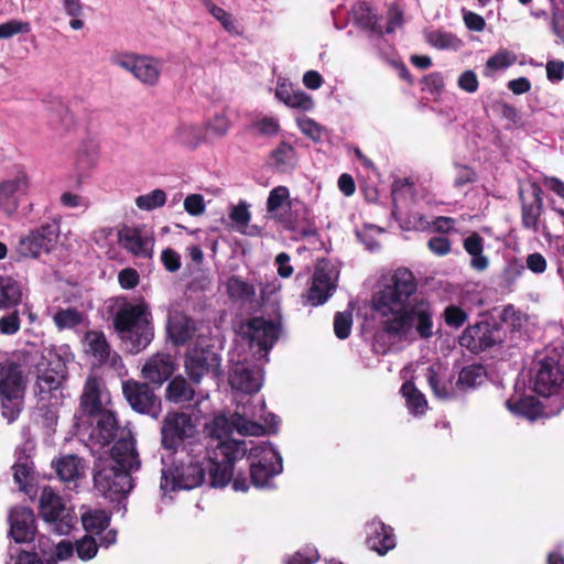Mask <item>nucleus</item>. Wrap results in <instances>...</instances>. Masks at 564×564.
I'll list each match as a JSON object with an SVG mask.
<instances>
[{"label": "nucleus", "instance_id": "48", "mask_svg": "<svg viewBox=\"0 0 564 564\" xmlns=\"http://www.w3.org/2000/svg\"><path fill=\"white\" fill-rule=\"evenodd\" d=\"M484 369L479 366H468L458 376L457 386L460 389L474 388L481 383Z\"/></svg>", "mask_w": 564, "mask_h": 564}, {"label": "nucleus", "instance_id": "61", "mask_svg": "<svg viewBox=\"0 0 564 564\" xmlns=\"http://www.w3.org/2000/svg\"><path fill=\"white\" fill-rule=\"evenodd\" d=\"M32 467L28 462L18 463L13 466V478L20 489H25L31 478Z\"/></svg>", "mask_w": 564, "mask_h": 564}, {"label": "nucleus", "instance_id": "38", "mask_svg": "<svg viewBox=\"0 0 564 564\" xmlns=\"http://www.w3.org/2000/svg\"><path fill=\"white\" fill-rule=\"evenodd\" d=\"M22 300L21 286L13 279L0 276V308L18 305Z\"/></svg>", "mask_w": 564, "mask_h": 564}, {"label": "nucleus", "instance_id": "46", "mask_svg": "<svg viewBox=\"0 0 564 564\" xmlns=\"http://www.w3.org/2000/svg\"><path fill=\"white\" fill-rule=\"evenodd\" d=\"M355 12L358 22L364 28H367L375 33L382 34V28L380 25L379 18L369 6L366 3H360L356 8Z\"/></svg>", "mask_w": 564, "mask_h": 564}, {"label": "nucleus", "instance_id": "27", "mask_svg": "<svg viewBox=\"0 0 564 564\" xmlns=\"http://www.w3.org/2000/svg\"><path fill=\"white\" fill-rule=\"evenodd\" d=\"M172 138L175 143L188 150H196L207 140L203 123L187 121L174 129Z\"/></svg>", "mask_w": 564, "mask_h": 564}, {"label": "nucleus", "instance_id": "60", "mask_svg": "<svg viewBox=\"0 0 564 564\" xmlns=\"http://www.w3.org/2000/svg\"><path fill=\"white\" fill-rule=\"evenodd\" d=\"M444 319L448 326L459 327L467 319V314L457 306H447L444 311Z\"/></svg>", "mask_w": 564, "mask_h": 564}, {"label": "nucleus", "instance_id": "63", "mask_svg": "<svg viewBox=\"0 0 564 564\" xmlns=\"http://www.w3.org/2000/svg\"><path fill=\"white\" fill-rule=\"evenodd\" d=\"M478 85L477 75L473 70H465L458 77V86L467 93H475L478 89Z\"/></svg>", "mask_w": 564, "mask_h": 564}, {"label": "nucleus", "instance_id": "4", "mask_svg": "<svg viewBox=\"0 0 564 564\" xmlns=\"http://www.w3.org/2000/svg\"><path fill=\"white\" fill-rule=\"evenodd\" d=\"M113 325L120 339L130 346L132 354L143 350L154 337L152 314L149 305L142 300L120 305Z\"/></svg>", "mask_w": 564, "mask_h": 564}, {"label": "nucleus", "instance_id": "35", "mask_svg": "<svg viewBox=\"0 0 564 564\" xmlns=\"http://www.w3.org/2000/svg\"><path fill=\"white\" fill-rule=\"evenodd\" d=\"M86 352L94 356L98 362H104L110 355V347L100 332H88L84 337Z\"/></svg>", "mask_w": 564, "mask_h": 564}, {"label": "nucleus", "instance_id": "24", "mask_svg": "<svg viewBox=\"0 0 564 564\" xmlns=\"http://www.w3.org/2000/svg\"><path fill=\"white\" fill-rule=\"evenodd\" d=\"M367 545L379 555L387 554L395 547L393 529L373 519L367 524Z\"/></svg>", "mask_w": 564, "mask_h": 564}, {"label": "nucleus", "instance_id": "15", "mask_svg": "<svg viewBox=\"0 0 564 564\" xmlns=\"http://www.w3.org/2000/svg\"><path fill=\"white\" fill-rule=\"evenodd\" d=\"M219 368L220 358L212 349L193 348L186 356L185 370L194 382L198 383L206 375L218 377Z\"/></svg>", "mask_w": 564, "mask_h": 564}, {"label": "nucleus", "instance_id": "44", "mask_svg": "<svg viewBox=\"0 0 564 564\" xmlns=\"http://www.w3.org/2000/svg\"><path fill=\"white\" fill-rule=\"evenodd\" d=\"M110 517L106 511L93 510L82 516V522L86 531L100 532L108 527Z\"/></svg>", "mask_w": 564, "mask_h": 564}, {"label": "nucleus", "instance_id": "59", "mask_svg": "<svg viewBox=\"0 0 564 564\" xmlns=\"http://www.w3.org/2000/svg\"><path fill=\"white\" fill-rule=\"evenodd\" d=\"M20 317L17 311L0 318V333L13 335L20 329Z\"/></svg>", "mask_w": 564, "mask_h": 564}, {"label": "nucleus", "instance_id": "10", "mask_svg": "<svg viewBox=\"0 0 564 564\" xmlns=\"http://www.w3.org/2000/svg\"><path fill=\"white\" fill-rule=\"evenodd\" d=\"M338 271L328 261L321 260L315 267L312 284L306 294L303 295L305 304L318 306L324 304L336 290Z\"/></svg>", "mask_w": 564, "mask_h": 564}, {"label": "nucleus", "instance_id": "50", "mask_svg": "<svg viewBox=\"0 0 564 564\" xmlns=\"http://www.w3.org/2000/svg\"><path fill=\"white\" fill-rule=\"evenodd\" d=\"M31 31V24L22 20H9L0 24V39H10L17 34H26Z\"/></svg>", "mask_w": 564, "mask_h": 564}, {"label": "nucleus", "instance_id": "45", "mask_svg": "<svg viewBox=\"0 0 564 564\" xmlns=\"http://www.w3.org/2000/svg\"><path fill=\"white\" fill-rule=\"evenodd\" d=\"M228 216L234 228L243 234L251 219L248 204L246 202H240L237 205L231 206Z\"/></svg>", "mask_w": 564, "mask_h": 564}, {"label": "nucleus", "instance_id": "34", "mask_svg": "<svg viewBox=\"0 0 564 564\" xmlns=\"http://www.w3.org/2000/svg\"><path fill=\"white\" fill-rule=\"evenodd\" d=\"M506 404L510 412L530 421H534L542 415L541 404L533 397H525L517 401L508 400Z\"/></svg>", "mask_w": 564, "mask_h": 564}, {"label": "nucleus", "instance_id": "18", "mask_svg": "<svg viewBox=\"0 0 564 564\" xmlns=\"http://www.w3.org/2000/svg\"><path fill=\"white\" fill-rule=\"evenodd\" d=\"M56 237L55 226L44 225L22 238L19 242L18 251L23 257L37 258L52 250Z\"/></svg>", "mask_w": 564, "mask_h": 564}, {"label": "nucleus", "instance_id": "6", "mask_svg": "<svg viewBox=\"0 0 564 564\" xmlns=\"http://www.w3.org/2000/svg\"><path fill=\"white\" fill-rule=\"evenodd\" d=\"M110 62L115 66L130 73L138 82L145 86L152 87L159 83L162 63L151 55L117 52L111 55Z\"/></svg>", "mask_w": 564, "mask_h": 564}, {"label": "nucleus", "instance_id": "21", "mask_svg": "<svg viewBox=\"0 0 564 564\" xmlns=\"http://www.w3.org/2000/svg\"><path fill=\"white\" fill-rule=\"evenodd\" d=\"M263 381V373L259 367H249L237 364L229 375V383L232 389L242 393H254L260 390Z\"/></svg>", "mask_w": 564, "mask_h": 564}, {"label": "nucleus", "instance_id": "39", "mask_svg": "<svg viewBox=\"0 0 564 564\" xmlns=\"http://www.w3.org/2000/svg\"><path fill=\"white\" fill-rule=\"evenodd\" d=\"M194 398V390L182 377H175L166 388V399L174 403H183Z\"/></svg>", "mask_w": 564, "mask_h": 564}, {"label": "nucleus", "instance_id": "51", "mask_svg": "<svg viewBox=\"0 0 564 564\" xmlns=\"http://www.w3.org/2000/svg\"><path fill=\"white\" fill-rule=\"evenodd\" d=\"M517 61V55L508 50H499L495 55L488 58L486 63V68L490 70H497L501 68H507L508 66L514 64Z\"/></svg>", "mask_w": 564, "mask_h": 564}, {"label": "nucleus", "instance_id": "13", "mask_svg": "<svg viewBox=\"0 0 564 564\" xmlns=\"http://www.w3.org/2000/svg\"><path fill=\"white\" fill-rule=\"evenodd\" d=\"M30 186V177L24 172L0 182V212L9 217L13 216L22 197L28 195Z\"/></svg>", "mask_w": 564, "mask_h": 564}, {"label": "nucleus", "instance_id": "29", "mask_svg": "<svg viewBox=\"0 0 564 564\" xmlns=\"http://www.w3.org/2000/svg\"><path fill=\"white\" fill-rule=\"evenodd\" d=\"M52 464L63 481H75L83 477L86 470L84 462L76 455L61 456Z\"/></svg>", "mask_w": 564, "mask_h": 564}, {"label": "nucleus", "instance_id": "37", "mask_svg": "<svg viewBox=\"0 0 564 564\" xmlns=\"http://www.w3.org/2000/svg\"><path fill=\"white\" fill-rule=\"evenodd\" d=\"M218 455L212 457V453L208 452L207 464L209 468L210 484L213 487H225L232 476V466L228 463L217 462Z\"/></svg>", "mask_w": 564, "mask_h": 564}, {"label": "nucleus", "instance_id": "32", "mask_svg": "<svg viewBox=\"0 0 564 564\" xmlns=\"http://www.w3.org/2000/svg\"><path fill=\"white\" fill-rule=\"evenodd\" d=\"M464 249L470 256V265L477 271H485L489 265V259L484 254V239L477 232H473L464 239Z\"/></svg>", "mask_w": 564, "mask_h": 564}, {"label": "nucleus", "instance_id": "40", "mask_svg": "<svg viewBox=\"0 0 564 564\" xmlns=\"http://www.w3.org/2000/svg\"><path fill=\"white\" fill-rule=\"evenodd\" d=\"M231 120L225 112L214 115L209 120L203 123L206 138L220 139L227 135L231 129Z\"/></svg>", "mask_w": 564, "mask_h": 564}, {"label": "nucleus", "instance_id": "53", "mask_svg": "<svg viewBox=\"0 0 564 564\" xmlns=\"http://www.w3.org/2000/svg\"><path fill=\"white\" fill-rule=\"evenodd\" d=\"M251 129L260 135L272 137L279 132L280 124L278 119L264 116L254 120Z\"/></svg>", "mask_w": 564, "mask_h": 564}, {"label": "nucleus", "instance_id": "2", "mask_svg": "<svg viewBox=\"0 0 564 564\" xmlns=\"http://www.w3.org/2000/svg\"><path fill=\"white\" fill-rule=\"evenodd\" d=\"M414 274L399 268L373 296V310L382 318V329L399 340L413 341L433 336V308L424 296L416 295Z\"/></svg>", "mask_w": 564, "mask_h": 564}, {"label": "nucleus", "instance_id": "58", "mask_svg": "<svg viewBox=\"0 0 564 564\" xmlns=\"http://www.w3.org/2000/svg\"><path fill=\"white\" fill-rule=\"evenodd\" d=\"M205 208V200L200 194H191L184 199V209L192 216L203 215Z\"/></svg>", "mask_w": 564, "mask_h": 564}, {"label": "nucleus", "instance_id": "41", "mask_svg": "<svg viewBox=\"0 0 564 564\" xmlns=\"http://www.w3.org/2000/svg\"><path fill=\"white\" fill-rule=\"evenodd\" d=\"M402 395L406 400V405L413 414H423L427 409V402L422 392H420L412 382H405L401 388Z\"/></svg>", "mask_w": 564, "mask_h": 564}, {"label": "nucleus", "instance_id": "52", "mask_svg": "<svg viewBox=\"0 0 564 564\" xmlns=\"http://www.w3.org/2000/svg\"><path fill=\"white\" fill-rule=\"evenodd\" d=\"M208 12L220 22L224 29L229 33H238L237 25L231 14L225 11L223 8L217 7L212 2L206 3Z\"/></svg>", "mask_w": 564, "mask_h": 564}, {"label": "nucleus", "instance_id": "7", "mask_svg": "<svg viewBox=\"0 0 564 564\" xmlns=\"http://www.w3.org/2000/svg\"><path fill=\"white\" fill-rule=\"evenodd\" d=\"M40 513L57 534L69 533L76 520L73 509L50 487L41 492Z\"/></svg>", "mask_w": 564, "mask_h": 564}, {"label": "nucleus", "instance_id": "26", "mask_svg": "<svg viewBox=\"0 0 564 564\" xmlns=\"http://www.w3.org/2000/svg\"><path fill=\"white\" fill-rule=\"evenodd\" d=\"M80 405L83 410L93 415L105 408H111L109 393L100 388L96 378L89 377L85 383Z\"/></svg>", "mask_w": 564, "mask_h": 564}, {"label": "nucleus", "instance_id": "57", "mask_svg": "<svg viewBox=\"0 0 564 564\" xmlns=\"http://www.w3.org/2000/svg\"><path fill=\"white\" fill-rule=\"evenodd\" d=\"M382 230L373 225L366 226L361 231L357 234L360 241L367 247L368 250L373 251L379 248V242L376 237L379 236Z\"/></svg>", "mask_w": 564, "mask_h": 564}, {"label": "nucleus", "instance_id": "55", "mask_svg": "<svg viewBox=\"0 0 564 564\" xmlns=\"http://www.w3.org/2000/svg\"><path fill=\"white\" fill-rule=\"evenodd\" d=\"M76 551L80 560L88 561L95 557L98 546L94 538L85 535L77 541Z\"/></svg>", "mask_w": 564, "mask_h": 564}, {"label": "nucleus", "instance_id": "14", "mask_svg": "<svg viewBox=\"0 0 564 564\" xmlns=\"http://www.w3.org/2000/svg\"><path fill=\"white\" fill-rule=\"evenodd\" d=\"M161 433L163 445L172 448L178 441L193 438L197 429L189 415L172 412L164 417Z\"/></svg>", "mask_w": 564, "mask_h": 564}, {"label": "nucleus", "instance_id": "22", "mask_svg": "<svg viewBox=\"0 0 564 564\" xmlns=\"http://www.w3.org/2000/svg\"><path fill=\"white\" fill-rule=\"evenodd\" d=\"M459 343L470 351L478 352L494 346L497 338L489 324L480 323L467 327L459 337Z\"/></svg>", "mask_w": 564, "mask_h": 564}, {"label": "nucleus", "instance_id": "25", "mask_svg": "<svg viewBox=\"0 0 564 564\" xmlns=\"http://www.w3.org/2000/svg\"><path fill=\"white\" fill-rule=\"evenodd\" d=\"M166 332L174 345H183L188 341L196 332L195 323L183 312L170 310L167 315Z\"/></svg>", "mask_w": 564, "mask_h": 564}, {"label": "nucleus", "instance_id": "64", "mask_svg": "<svg viewBox=\"0 0 564 564\" xmlns=\"http://www.w3.org/2000/svg\"><path fill=\"white\" fill-rule=\"evenodd\" d=\"M161 260L170 272H175L181 267V257L171 248H166L162 251Z\"/></svg>", "mask_w": 564, "mask_h": 564}, {"label": "nucleus", "instance_id": "56", "mask_svg": "<svg viewBox=\"0 0 564 564\" xmlns=\"http://www.w3.org/2000/svg\"><path fill=\"white\" fill-rule=\"evenodd\" d=\"M315 102L312 96L307 95L306 93L296 89L294 94H292L290 104L286 105V107L296 109L300 111H310L314 108Z\"/></svg>", "mask_w": 564, "mask_h": 564}, {"label": "nucleus", "instance_id": "11", "mask_svg": "<svg viewBox=\"0 0 564 564\" xmlns=\"http://www.w3.org/2000/svg\"><path fill=\"white\" fill-rule=\"evenodd\" d=\"M118 243L138 258L150 259L154 251V235L145 225H123L117 232Z\"/></svg>", "mask_w": 564, "mask_h": 564}, {"label": "nucleus", "instance_id": "3", "mask_svg": "<svg viewBox=\"0 0 564 564\" xmlns=\"http://www.w3.org/2000/svg\"><path fill=\"white\" fill-rule=\"evenodd\" d=\"M257 417L256 413H249L243 411L242 413L236 412L228 419L225 415H218L214 421L207 425L208 437L206 451L212 448L213 455H218L217 462L228 463L232 466V463L237 459L242 458L247 453V445L245 442H239L229 438L232 430L241 435L260 436L265 433L264 426L251 419Z\"/></svg>", "mask_w": 564, "mask_h": 564}, {"label": "nucleus", "instance_id": "36", "mask_svg": "<svg viewBox=\"0 0 564 564\" xmlns=\"http://www.w3.org/2000/svg\"><path fill=\"white\" fill-rule=\"evenodd\" d=\"M225 286L228 296L236 302H248L256 295L254 286L236 275L230 276Z\"/></svg>", "mask_w": 564, "mask_h": 564}, {"label": "nucleus", "instance_id": "17", "mask_svg": "<svg viewBox=\"0 0 564 564\" xmlns=\"http://www.w3.org/2000/svg\"><path fill=\"white\" fill-rule=\"evenodd\" d=\"M563 380V372L554 359L546 358L538 361L533 377V389L538 394L543 397L555 394Z\"/></svg>", "mask_w": 564, "mask_h": 564}, {"label": "nucleus", "instance_id": "5", "mask_svg": "<svg viewBox=\"0 0 564 564\" xmlns=\"http://www.w3.org/2000/svg\"><path fill=\"white\" fill-rule=\"evenodd\" d=\"M185 451L186 457L181 459L178 466L162 471L160 486L164 492L176 489L189 490L203 484L206 469L204 465L208 456L205 444L191 442Z\"/></svg>", "mask_w": 564, "mask_h": 564}, {"label": "nucleus", "instance_id": "20", "mask_svg": "<svg viewBox=\"0 0 564 564\" xmlns=\"http://www.w3.org/2000/svg\"><path fill=\"white\" fill-rule=\"evenodd\" d=\"M110 465L116 464L120 471L137 470L140 467L139 455L135 451L134 440L128 435L122 436L110 451V458H105Z\"/></svg>", "mask_w": 564, "mask_h": 564}, {"label": "nucleus", "instance_id": "47", "mask_svg": "<svg viewBox=\"0 0 564 564\" xmlns=\"http://www.w3.org/2000/svg\"><path fill=\"white\" fill-rule=\"evenodd\" d=\"M58 329L73 328L83 322V315L75 308L59 310L53 316Z\"/></svg>", "mask_w": 564, "mask_h": 564}, {"label": "nucleus", "instance_id": "42", "mask_svg": "<svg viewBox=\"0 0 564 564\" xmlns=\"http://www.w3.org/2000/svg\"><path fill=\"white\" fill-rule=\"evenodd\" d=\"M426 42L438 50H458L462 41L444 31H431L425 34Z\"/></svg>", "mask_w": 564, "mask_h": 564}, {"label": "nucleus", "instance_id": "49", "mask_svg": "<svg viewBox=\"0 0 564 564\" xmlns=\"http://www.w3.org/2000/svg\"><path fill=\"white\" fill-rule=\"evenodd\" d=\"M444 377V369L441 365H432L427 369V382L438 399H447L449 394L441 387V379Z\"/></svg>", "mask_w": 564, "mask_h": 564}, {"label": "nucleus", "instance_id": "43", "mask_svg": "<svg viewBox=\"0 0 564 564\" xmlns=\"http://www.w3.org/2000/svg\"><path fill=\"white\" fill-rule=\"evenodd\" d=\"M166 199V193L163 189L155 188L147 194L135 197L134 203L140 210L151 212L164 206Z\"/></svg>", "mask_w": 564, "mask_h": 564}, {"label": "nucleus", "instance_id": "9", "mask_svg": "<svg viewBox=\"0 0 564 564\" xmlns=\"http://www.w3.org/2000/svg\"><path fill=\"white\" fill-rule=\"evenodd\" d=\"M248 458L250 460L251 481L258 488L268 486L269 480L283 469L280 454L267 444L251 448Z\"/></svg>", "mask_w": 564, "mask_h": 564}, {"label": "nucleus", "instance_id": "28", "mask_svg": "<svg viewBox=\"0 0 564 564\" xmlns=\"http://www.w3.org/2000/svg\"><path fill=\"white\" fill-rule=\"evenodd\" d=\"M93 415L95 416L93 437L101 444H109L118 432V422L112 406L105 408L104 411Z\"/></svg>", "mask_w": 564, "mask_h": 564}, {"label": "nucleus", "instance_id": "62", "mask_svg": "<svg viewBox=\"0 0 564 564\" xmlns=\"http://www.w3.org/2000/svg\"><path fill=\"white\" fill-rule=\"evenodd\" d=\"M297 126L304 134L313 140H318L322 135V128L310 118H299Z\"/></svg>", "mask_w": 564, "mask_h": 564}, {"label": "nucleus", "instance_id": "8", "mask_svg": "<svg viewBox=\"0 0 564 564\" xmlns=\"http://www.w3.org/2000/svg\"><path fill=\"white\" fill-rule=\"evenodd\" d=\"M96 490L110 500L126 496L133 487L131 476L106 459H99L94 475Z\"/></svg>", "mask_w": 564, "mask_h": 564}, {"label": "nucleus", "instance_id": "19", "mask_svg": "<svg viewBox=\"0 0 564 564\" xmlns=\"http://www.w3.org/2000/svg\"><path fill=\"white\" fill-rule=\"evenodd\" d=\"M177 369V364L170 354L158 352L151 356L142 368V376L149 382L162 386Z\"/></svg>", "mask_w": 564, "mask_h": 564}, {"label": "nucleus", "instance_id": "12", "mask_svg": "<svg viewBox=\"0 0 564 564\" xmlns=\"http://www.w3.org/2000/svg\"><path fill=\"white\" fill-rule=\"evenodd\" d=\"M239 332L251 346H258L267 355L279 337L280 326L275 322L253 317L241 324Z\"/></svg>", "mask_w": 564, "mask_h": 564}, {"label": "nucleus", "instance_id": "23", "mask_svg": "<svg viewBox=\"0 0 564 564\" xmlns=\"http://www.w3.org/2000/svg\"><path fill=\"white\" fill-rule=\"evenodd\" d=\"M10 534L18 543L32 541L35 534V519L31 509L17 508L10 513Z\"/></svg>", "mask_w": 564, "mask_h": 564}, {"label": "nucleus", "instance_id": "54", "mask_svg": "<svg viewBox=\"0 0 564 564\" xmlns=\"http://www.w3.org/2000/svg\"><path fill=\"white\" fill-rule=\"evenodd\" d=\"M352 325V315L349 312H339L334 318V332L340 339L349 336Z\"/></svg>", "mask_w": 564, "mask_h": 564}, {"label": "nucleus", "instance_id": "1", "mask_svg": "<svg viewBox=\"0 0 564 564\" xmlns=\"http://www.w3.org/2000/svg\"><path fill=\"white\" fill-rule=\"evenodd\" d=\"M70 360L68 347L61 346L23 350L0 364L1 408L8 422H13L21 412L29 375H35V393L44 401L62 388Z\"/></svg>", "mask_w": 564, "mask_h": 564}, {"label": "nucleus", "instance_id": "30", "mask_svg": "<svg viewBox=\"0 0 564 564\" xmlns=\"http://www.w3.org/2000/svg\"><path fill=\"white\" fill-rule=\"evenodd\" d=\"M295 207L294 203L290 200V192L285 186H278L269 193L267 200L268 213L272 214L280 221L291 224V219L284 216L281 210L284 208Z\"/></svg>", "mask_w": 564, "mask_h": 564}, {"label": "nucleus", "instance_id": "16", "mask_svg": "<svg viewBox=\"0 0 564 564\" xmlns=\"http://www.w3.org/2000/svg\"><path fill=\"white\" fill-rule=\"evenodd\" d=\"M123 393L129 404L138 412L158 417L161 412V401L148 383L128 381L123 384Z\"/></svg>", "mask_w": 564, "mask_h": 564}, {"label": "nucleus", "instance_id": "31", "mask_svg": "<svg viewBox=\"0 0 564 564\" xmlns=\"http://www.w3.org/2000/svg\"><path fill=\"white\" fill-rule=\"evenodd\" d=\"M541 189L536 185L531 186V200L522 205V224L525 228L538 231L539 218L542 210Z\"/></svg>", "mask_w": 564, "mask_h": 564}, {"label": "nucleus", "instance_id": "33", "mask_svg": "<svg viewBox=\"0 0 564 564\" xmlns=\"http://www.w3.org/2000/svg\"><path fill=\"white\" fill-rule=\"evenodd\" d=\"M100 153L99 142L95 139L83 140L76 150L75 163L78 169H90L96 165Z\"/></svg>", "mask_w": 564, "mask_h": 564}]
</instances>
